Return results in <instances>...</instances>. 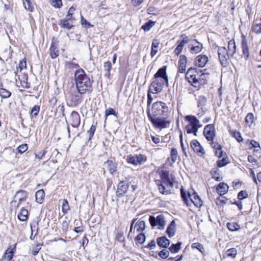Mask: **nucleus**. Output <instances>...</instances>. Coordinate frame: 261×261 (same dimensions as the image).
<instances>
[{"mask_svg":"<svg viewBox=\"0 0 261 261\" xmlns=\"http://www.w3.org/2000/svg\"><path fill=\"white\" fill-rule=\"evenodd\" d=\"M20 82L22 87L24 88H29L30 87V84L28 82V76L27 74H23L21 77L18 76Z\"/></svg>","mask_w":261,"mask_h":261,"instance_id":"nucleus-28","label":"nucleus"},{"mask_svg":"<svg viewBox=\"0 0 261 261\" xmlns=\"http://www.w3.org/2000/svg\"><path fill=\"white\" fill-rule=\"evenodd\" d=\"M17 218L20 221H26L28 218V210L24 208H22L20 213L18 214Z\"/></svg>","mask_w":261,"mask_h":261,"instance_id":"nucleus-30","label":"nucleus"},{"mask_svg":"<svg viewBox=\"0 0 261 261\" xmlns=\"http://www.w3.org/2000/svg\"><path fill=\"white\" fill-rule=\"evenodd\" d=\"M110 115H113L116 117L117 116V114L116 113L114 110L112 108H109V109H107L105 111V121L107 119L108 116Z\"/></svg>","mask_w":261,"mask_h":261,"instance_id":"nucleus-53","label":"nucleus"},{"mask_svg":"<svg viewBox=\"0 0 261 261\" xmlns=\"http://www.w3.org/2000/svg\"><path fill=\"white\" fill-rule=\"evenodd\" d=\"M237 250L234 248H232L229 249H228L225 253L224 255V257H231L232 258H234L236 257L237 255Z\"/></svg>","mask_w":261,"mask_h":261,"instance_id":"nucleus-40","label":"nucleus"},{"mask_svg":"<svg viewBox=\"0 0 261 261\" xmlns=\"http://www.w3.org/2000/svg\"><path fill=\"white\" fill-rule=\"evenodd\" d=\"M250 145H251L250 148H258V149H256V151L260 150V147L259 143L255 141V140H252L250 141Z\"/></svg>","mask_w":261,"mask_h":261,"instance_id":"nucleus-62","label":"nucleus"},{"mask_svg":"<svg viewBox=\"0 0 261 261\" xmlns=\"http://www.w3.org/2000/svg\"><path fill=\"white\" fill-rule=\"evenodd\" d=\"M145 239L146 237L145 234L143 233H140L136 237L135 240L137 243L142 244L145 242Z\"/></svg>","mask_w":261,"mask_h":261,"instance_id":"nucleus-50","label":"nucleus"},{"mask_svg":"<svg viewBox=\"0 0 261 261\" xmlns=\"http://www.w3.org/2000/svg\"><path fill=\"white\" fill-rule=\"evenodd\" d=\"M229 132L231 136L234 138L238 142H242L243 141V138L242 137L241 133L237 130H229Z\"/></svg>","mask_w":261,"mask_h":261,"instance_id":"nucleus-33","label":"nucleus"},{"mask_svg":"<svg viewBox=\"0 0 261 261\" xmlns=\"http://www.w3.org/2000/svg\"><path fill=\"white\" fill-rule=\"evenodd\" d=\"M187 62V59L186 56L181 55L179 57V60L178 61V71L180 73H184L185 72L186 69V64Z\"/></svg>","mask_w":261,"mask_h":261,"instance_id":"nucleus-21","label":"nucleus"},{"mask_svg":"<svg viewBox=\"0 0 261 261\" xmlns=\"http://www.w3.org/2000/svg\"><path fill=\"white\" fill-rule=\"evenodd\" d=\"M176 230V224L174 220H173L170 225L167 227L166 232L169 238H172L175 235Z\"/></svg>","mask_w":261,"mask_h":261,"instance_id":"nucleus-26","label":"nucleus"},{"mask_svg":"<svg viewBox=\"0 0 261 261\" xmlns=\"http://www.w3.org/2000/svg\"><path fill=\"white\" fill-rule=\"evenodd\" d=\"M219 59L221 64L223 67H226L228 64V53L226 48L224 47H219L218 48Z\"/></svg>","mask_w":261,"mask_h":261,"instance_id":"nucleus-9","label":"nucleus"},{"mask_svg":"<svg viewBox=\"0 0 261 261\" xmlns=\"http://www.w3.org/2000/svg\"><path fill=\"white\" fill-rule=\"evenodd\" d=\"M104 166L108 169L111 174H113L117 170V164L112 160H107L104 163Z\"/></svg>","mask_w":261,"mask_h":261,"instance_id":"nucleus-19","label":"nucleus"},{"mask_svg":"<svg viewBox=\"0 0 261 261\" xmlns=\"http://www.w3.org/2000/svg\"><path fill=\"white\" fill-rule=\"evenodd\" d=\"M159 256L163 259L167 258L169 256V251L167 249H163L158 253Z\"/></svg>","mask_w":261,"mask_h":261,"instance_id":"nucleus-54","label":"nucleus"},{"mask_svg":"<svg viewBox=\"0 0 261 261\" xmlns=\"http://www.w3.org/2000/svg\"><path fill=\"white\" fill-rule=\"evenodd\" d=\"M14 253V252L13 250L9 248L7 249L4 255V259H7V261L11 260L13 258Z\"/></svg>","mask_w":261,"mask_h":261,"instance_id":"nucleus-46","label":"nucleus"},{"mask_svg":"<svg viewBox=\"0 0 261 261\" xmlns=\"http://www.w3.org/2000/svg\"><path fill=\"white\" fill-rule=\"evenodd\" d=\"M191 147L193 151L198 153L199 155H202L205 154L204 148L200 145V143L196 140H193L190 143Z\"/></svg>","mask_w":261,"mask_h":261,"instance_id":"nucleus-14","label":"nucleus"},{"mask_svg":"<svg viewBox=\"0 0 261 261\" xmlns=\"http://www.w3.org/2000/svg\"><path fill=\"white\" fill-rule=\"evenodd\" d=\"M160 180H164L169 178V172L166 170H162L160 173Z\"/></svg>","mask_w":261,"mask_h":261,"instance_id":"nucleus-57","label":"nucleus"},{"mask_svg":"<svg viewBox=\"0 0 261 261\" xmlns=\"http://www.w3.org/2000/svg\"><path fill=\"white\" fill-rule=\"evenodd\" d=\"M27 198L28 193L26 191H18L14 195V199L11 202V206L18 208L21 202L25 201Z\"/></svg>","mask_w":261,"mask_h":261,"instance_id":"nucleus-5","label":"nucleus"},{"mask_svg":"<svg viewBox=\"0 0 261 261\" xmlns=\"http://www.w3.org/2000/svg\"><path fill=\"white\" fill-rule=\"evenodd\" d=\"M177 153H178V152L176 148H172L171 149V153H170V158L172 160V163L171 164V165L174 164L176 161L177 157Z\"/></svg>","mask_w":261,"mask_h":261,"instance_id":"nucleus-44","label":"nucleus"},{"mask_svg":"<svg viewBox=\"0 0 261 261\" xmlns=\"http://www.w3.org/2000/svg\"><path fill=\"white\" fill-rule=\"evenodd\" d=\"M196 43L189 45V48L191 53L193 54H196L200 53L202 48L203 46L201 43L198 42L197 40H194Z\"/></svg>","mask_w":261,"mask_h":261,"instance_id":"nucleus-18","label":"nucleus"},{"mask_svg":"<svg viewBox=\"0 0 261 261\" xmlns=\"http://www.w3.org/2000/svg\"><path fill=\"white\" fill-rule=\"evenodd\" d=\"M62 208V212L64 214L67 213L68 211L69 210V206L68 204V202L66 199H64L63 200Z\"/></svg>","mask_w":261,"mask_h":261,"instance_id":"nucleus-52","label":"nucleus"},{"mask_svg":"<svg viewBox=\"0 0 261 261\" xmlns=\"http://www.w3.org/2000/svg\"><path fill=\"white\" fill-rule=\"evenodd\" d=\"M154 128L159 129L168 128L171 123V121L168 119L167 116L151 117L148 118Z\"/></svg>","mask_w":261,"mask_h":261,"instance_id":"nucleus-4","label":"nucleus"},{"mask_svg":"<svg viewBox=\"0 0 261 261\" xmlns=\"http://www.w3.org/2000/svg\"><path fill=\"white\" fill-rule=\"evenodd\" d=\"M169 113V109L166 105L162 101H156L152 105L151 110L148 109L147 114L148 118L149 116L153 117L158 116H167Z\"/></svg>","mask_w":261,"mask_h":261,"instance_id":"nucleus-3","label":"nucleus"},{"mask_svg":"<svg viewBox=\"0 0 261 261\" xmlns=\"http://www.w3.org/2000/svg\"><path fill=\"white\" fill-rule=\"evenodd\" d=\"M242 49L243 52V55L246 60H248L249 57V48L247 44V42L246 39H243L242 40Z\"/></svg>","mask_w":261,"mask_h":261,"instance_id":"nucleus-25","label":"nucleus"},{"mask_svg":"<svg viewBox=\"0 0 261 261\" xmlns=\"http://www.w3.org/2000/svg\"><path fill=\"white\" fill-rule=\"evenodd\" d=\"M83 94H81L77 92H74V93H71L70 95V99L72 103L74 105H77L81 102V100L82 98V95Z\"/></svg>","mask_w":261,"mask_h":261,"instance_id":"nucleus-20","label":"nucleus"},{"mask_svg":"<svg viewBox=\"0 0 261 261\" xmlns=\"http://www.w3.org/2000/svg\"><path fill=\"white\" fill-rule=\"evenodd\" d=\"M228 186L224 182H220L217 186V191L219 195L222 196L226 194L228 190Z\"/></svg>","mask_w":261,"mask_h":261,"instance_id":"nucleus-24","label":"nucleus"},{"mask_svg":"<svg viewBox=\"0 0 261 261\" xmlns=\"http://www.w3.org/2000/svg\"><path fill=\"white\" fill-rule=\"evenodd\" d=\"M156 243L159 247L167 248L170 245V242L166 237H161L157 238Z\"/></svg>","mask_w":261,"mask_h":261,"instance_id":"nucleus-22","label":"nucleus"},{"mask_svg":"<svg viewBox=\"0 0 261 261\" xmlns=\"http://www.w3.org/2000/svg\"><path fill=\"white\" fill-rule=\"evenodd\" d=\"M160 44V41L158 39H154L151 45V50L150 55L152 57L154 56L158 53L157 48Z\"/></svg>","mask_w":261,"mask_h":261,"instance_id":"nucleus-31","label":"nucleus"},{"mask_svg":"<svg viewBox=\"0 0 261 261\" xmlns=\"http://www.w3.org/2000/svg\"><path fill=\"white\" fill-rule=\"evenodd\" d=\"M165 84L166 85V81L154 79L149 87V93L156 94L161 92Z\"/></svg>","mask_w":261,"mask_h":261,"instance_id":"nucleus-6","label":"nucleus"},{"mask_svg":"<svg viewBox=\"0 0 261 261\" xmlns=\"http://www.w3.org/2000/svg\"><path fill=\"white\" fill-rule=\"evenodd\" d=\"M248 196V195L246 191H240L238 195V198L239 200H243L246 198Z\"/></svg>","mask_w":261,"mask_h":261,"instance_id":"nucleus-63","label":"nucleus"},{"mask_svg":"<svg viewBox=\"0 0 261 261\" xmlns=\"http://www.w3.org/2000/svg\"><path fill=\"white\" fill-rule=\"evenodd\" d=\"M80 123L81 119L79 114L76 111H72L70 116L69 124L72 127L77 128L79 126Z\"/></svg>","mask_w":261,"mask_h":261,"instance_id":"nucleus-13","label":"nucleus"},{"mask_svg":"<svg viewBox=\"0 0 261 261\" xmlns=\"http://www.w3.org/2000/svg\"><path fill=\"white\" fill-rule=\"evenodd\" d=\"M96 129V127L94 125H92L90 129L87 132V133L89 136V139L88 140L90 141L91 140L93 136V135L95 133Z\"/></svg>","mask_w":261,"mask_h":261,"instance_id":"nucleus-61","label":"nucleus"},{"mask_svg":"<svg viewBox=\"0 0 261 261\" xmlns=\"http://www.w3.org/2000/svg\"><path fill=\"white\" fill-rule=\"evenodd\" d=\"M251 30L256 34L261 33V23L253 25L251 27Z\"/></svg>","mask_w":261,"mask_h":261,"instance_id":"nucleus-58","label":"nucleus"},{"mask_svg":"<svg viewBox=\"0 0 261 261\" xmlns=\"http://www.w3.org/2000/svg\"><path fill=\"white\" fill-rule=\"evenodd\" d=\"M149 221L152 227L158 226L159 229H163L166 223L165 217L162 215H159L156 217L150 216Z\"/></svg>","mask_w":261,"mask_h":261,"instance_id":"nucleus-7","label":"nucleus"},{"mask_svg":"<svg viewBox=\"0 0 261 261\" xmlns=\"http://www.w3.org/2000/svg\"><path fill=\"white\" fill-rule=\"evenodd\" d=\"M186 79L193 86L195 87H198L197 84L200 83V81L201 80V79L199 78V74L194 75L191 74L190 76L186 75Z\"/></svg>","mask_w":261,"mask_h":261,"instance_id":"nucleus-23","label":"nucleus"},{"mask_svg":"<svg viewBox=\"0 0 261 261\" xmlns=\"http://www.w3.org/2000/svg\"><path fill=\"white\" fill-rule=\"evenodd\" d=\"M192 248L198 249L202 253H203L205 251L203 245L199 243H194L192 244Z\"/></svg>","mask_w":261,"mask_h":261,"instance_id":"nucleus-51","label":"nucleus"},{"mask_svg":"<svg viewBox=\"0 0 261 261\" xmlns=\"http://www.w3.org/2000/svg\"><path fill=\"white\" fill-rule=\"evenodd\" d=\"M127 160L128 163L137 166L141 165L143 162H145L146 158L144 155L139 154L128 156Z\"/></svg>","mask_w":261,"mask_h":261,"instance_id":"nucleus-10","label":"nucleus"},{"mask_svg":"<svg viewBox=\"0 0 261 261\" xmlns=\"http://www.w3.org/2000/svg\"><path fill=\"white\" fill-rule=\"evenodd\" d=\"M203 135L208 141H213L216 136V130L214 124H207L204 127Z\"/></svg>","mask_w":261,"mask_h":261,"instance_id":"nucleus-8","label":"nucleus"},{"mask_svg":"<svg viewBox=\"0 0 261 261\" xmlns=\"http://www.w3.org/2000/svg\"><path fill=\"white\" fill-rule=\"evenodd\" d=\"M11 95V92L8 90L4 88L3 85L0 86V96L2 98L7 99Z\"/></svg>","mask_w":261,"mask_h":261,"instance_id":"nucleus-34","label":"nucleus"},{"mask_svg":"<svg viewBox=\"0 0 261 261\" xmlns=\"http://www.w3.org/2000/svg\"><path fill=\"white\" fill-rule=\"evenodd\" d=\"M156 185L158 186V189L160 192L163 195H168L171 193V188L162 183L160 179L155 180Z\"/></svg>","mask_w":261,"mask_h":261,"instance_id":"nucleus-16","label":"nucleus"},{"mask_svg":"<svg viewBox=\"0 0 261 261\" xmlns=\"http://www.w3.org/2000/svg\"><path fill=\"white\" fill-rule=\"evenodd\" d=\"M45 196L44 191L43 190H39L36 192V201L39 203H42L44 200Z\"/></svg>","mask_w":261,"mask_h":261,"instance_id":"nucleus-32","label":"nucleus"},{"mask_svg":"<svg viewBox=\"0 0 261 261\" xmlns=\"http://www.w3.org/2000/svg\"><path fill=\"white\" fill-rule=\"evenodd\" d=\"M167 67L164 66L160 68L154 75V79H158L159 80L166 81V86H168V77L166 72Z\"/></svg>","mask_w":261,"mask_h":261,"instance_id":"nucleus-12","label":"nucleus"},{"mask_svg":"<svg viewBox=\"0 0 261 261\" xmlns=\"http://www.w3.org/2000/svg\"><path fill=\"white\" fill-rule=\"evenodd\" d=\"M129 185L126 181H121L119 182L116 191V196L118 197H121L124 196L128 191Z\"/></svg>","mask_w":261,"mask_h":261,"instance_id":"nucleus-11","label":"nucleus"},{"mask_svg":"<svg viewBox=\"0 0 261 261\" xmlns=\"http://www.w3.org/2000/svg\"><path fill=\"white\" fill-rule=\"evenodd\" d=\"M74 60H76L75 58L72 59V61H67L65 63V66L69 69H73L80 67L78 63L73 62Z\"/></svg>","mask_w":261,"mask_h":261,"instance_id":"nucleus-38","label":"nucleus"},{"mask_svg":"<svg viewBox=\"0 0 261 261\" xmlns=\"http://www.w3.org/2000/svg\"><path fill=\"white\" fill-rule=\"evenodd\" d=\"M154 24L155 22L152 20H149L148 22L143 24L141 28L145 31H148L154 25Z\"/></svg>","mask_w":261,"mask_h":261,"instance_id":"nucleus-43","label":"nucleus"},{"mask_svg":"<svg viewBox=\"0 0 261 261\" xmlns=\"http://www.w3.org/2000/svg\"><path fill=\"white\" fill-rule=\"evenodd\" d=\"M28 146L27 144H21L17 147L18 152L21 154L26 151L28 150Z\"/></svg>","mask_w":261,"mask_h":261,"instance_id":"nucleus-60","label":"nucleus"},{"mask_svg":"<svg viewBox=\"0 0 261 261\" xmlns=\"http://www.w3.org/2000/svg\"><path fill=\"white\" fill-rule=\"evenodd\" d=\"M60 27L64 29L70 30L74 27V25L64 18L60 19L58 22Z\"/></svg>","mask_w":261,"mask_h":261,"instance_id":"nucleus-27","label":"nucleus"},{"mask_svg":"<svg viewBox=\"0 0 261 261\" xmlns=\"http://www.w3.org/2000/svg\"><path fill=\"white\" fill-rule=\"evenodd\" d=\"M181 197L184 203L187 205H191L193 203L196 207H200L202 205V201L197 193L192 189L191 191H188L187 193L181 188L180 189Z\"/></svg>","mask_w":261,"mask_h":261,"instance_id":"nucleus-2","label":"nucleus"},{"mask_svg":"<svg viewBox=\"0 0 261 261\" xmlns=\"http://www.w3.org/2000/svg\"><path fill=\"white\" fill-rule=\"evenodd\" d=\"M181 243L177 242L176 244H173L169 248V250L172 253H177L181 248Z\"/></svg>","mask_w":261,"mask_h":261,"instance_id":"nucleus-37","label":"nucleus"},{"mask_svg":"<svg viewBox=\"0 0 261 261\" xmlns=\"http://www.w3.org/2000/svg\"><path fill=\"white\" fill-rule=\"evenodd\" d=\"M59 55V51L55 45V42H51L50 47V56L52 59L56 58Z\"/></svg>","mask_w":261,"mask_h":261,"instance_id":"nucleus-29","label":"nucleus"},{"mask_svg":"<svg viewBox=\"0 0 261 261\" xmlns=\"http://www.w3.org/2000/svg\"><path fill=\"white\" fill-rule=\"evenodd\" d=\"M180 37L181 38H182V40L179 42V41H178V42H179V44H178V46H181V47H182V48L184 47V46H185V45L187 43H188L189 42V39H188V37L186 36L185 35H181L180 36Z\"/></svg>","mask_w":261,"mask_h":261,"instance_id":"nucleus-56","label":"nucleus"},{"mask_svg":"<svg viewBox=\"0 0 261 261\" xmlns=\"http://www.w3.org/2000/svg\"><path fill=\"white\" fill-rule=\"evenodd\" d=\"M228 229L231 231H237L240 229V225L237 222H228L227 224Z\"/></svg>","mask_w":261,"mask_h":261,"instance_id":"nucleus-39","label":"nucleus"},{"mask_svg":"<svg viewBox=\"0 0 261 261\" xmlns=\"http://www.w3.org/2000/svg\"><path fill=\"white\" fill-rule=\"evenodd\" d=\"M162 183L166 186H168L170 188H172L174 186L173 179H170V177L164 180H161Z\"/></svg>","mask_w":261,"mask_h":261,"instance_id":"nucleus-59","label":"nucleus"},{"mask_svg":"<svg viewBox=\"0 0 261 261\" xmlns=\"http://www.w3.org/2000/svg\"><path fill=\"white\" fill-rule=\"evenodd\" d=\"M40 111V107L38 106H35L31 111V114L32 116H37Z\"/></svg>","mask_w":261,"mask_h":261,"instance_id":"nucleus-64","label":"nucleus"},{"mask_svg":"<svg viewBox=\"0 0 261 261\" xmlns=\"http://www.w3.org/2000/svg\"><path fill=\"white\" fill-rule=\"evenodd\" d=\"M207 101V99L204 96H199L198 99V107H202L205 106Z\"/></svg>","mask_w":261,"mask_h":261,"instance_id":"nucleus-49","label":"nucleus"},{"mask_svg":"<svg viewBox=\"0 0 261 261\" xmlns=\"http://www.w3.org/2000/svg\"><path fill=\"white\" fill-rule=\"evenodd\" d=\"M213 178L218 181H221L223 179L222 177L220 175L219 170L217 169L214 168L212 169L210 172Z\"/></svg>","mask_w":261,"mask_h":261,"instance_id":"nucleus-35","label":"nucleus"},{"mask_svg":"<svg viewBox=\"0 0 261 261\" xmlns=\"http://www.w3.org/2000/svg\"><path fill=\"white\" fill-rule=\"evenodd\" d=\"M185 119L189 122L188 125L197 128L202 127L199 120L195 116L187 115L185 117Z\"/></svg>","mask_w":261,"mask_h":261,"instance_id":"nucleus-15","label":"nucleus"},{"mask_svg":"<svg viewBox=\"0 0 261 261\" xmlns=\"http://www.w3.org/2000/svg\"><path fill=\"white\" fill-rule=\"evenodd\" d=\"M49 3L55 8H60L63 5L62 0H49Z\"/></svg>","mask_w":261,"mask_h":261,"instance_id":"nucleus-47","label":"nucleus"},{"mask_svg":"<svg viewBox=\"0 0 261 261\" xmlns=\"http://www.w3.org/2000/svg\"><path fill=\"white\" fill-rule=\"evenodd\" d=\"M136 227H137V231H142L145 228V222L144 220H141L138 222L136 225Z\"/></svg>","mask_w":261,"mask_h":261,"instance_id":"nucleus-45","label":"nucleus"},{"mask_svg":"<svg viewBox=\"0 0 261 261\" xmlns=\"http://www.w3.org/2000/svg\"><path fill=\"white\" fill-rule=\"evenodd\" d=\"M23 5L26 10L32 12L34 10V7L30 0H26V3H23Z\"/></svg>","mask_w":261,"mask_h":261,"instance_id":"nucleus-55","label":"nucleus"},{"mask_svg":"<svg viewBox=\"0 0 261 261\" xmlns=\"http://www.w3.org/2000/svg\"><path fill=\"white\" fill-rule=\"evenodd\" d=\"M254 115L252 113H249L245 117V122L248 124L249 126H251L254 122Z\"/></svg>","mask_w":261,"mask_h":261,"instance_id":"nucleus-42","label":"nucleus"},{"mask_svg":"<svg viewBox=\"0 0 261 261\" xmlns=\"http://www.w3.org/2000/svg\"><path fill=\"white\" fill-rule=\"evenodd\" d=\"M207 62L208 58L206 56L200 55L196 58L195 65L199 67H203Z\"/></svg>","mask_w":261,"mask_h":261,"instance_id":"nucleus-17","label":"nucleus"},{"mask_svg":"<svg viewBox=\"0 0 261 261\" xmlns=\"http://www.w3.org/2000/svg\"><path fill=\"white\" fill-rule=\"evenodd\" d=\"M112 64L110 61H107L103 64L104 71L106 72L105 76L110 78V71L112 69Z\"/></svg>","mask_w":261,"mask_h":261,"instance_id":"nucleus-36","label":"nucleus"},{"mask_svg":"<svg viewBox=\"0 0 261 261\" xmlns=\"http://www.w3.org/2000/svg\"><path fill=\"white\" fill-rule=\"evenodd\" d=\"M228 163V158L227 157H223L221 160H218L217 162V165L218 167L221 168L226 166Z\"/></svg>","mask_w":261,"mask_h":261,"instance_id":"nucleus-48","label":"nucleus"},{"mask_svg":"<svg viewBox=\"0 0 261 261\" xmlns=\"http://www.w3.org/2000/svg\"><path fill=\"white\" fill-rule=\"evenodd\" d=\"M77 90L81 94L90 93L92 91L93 81L86 74L85 71L78 69L74 75Z\"/></svg>","mask_w":261,"mask_h":261,"instance_id":"nucleus-1","label":"nucleus"},{"mask_svg":"<svg viewBox=\"0 0 261 261\" xmlns=\"http://www.w3.org/2000/svg\"><path fill=\"white\" fill-rule=\"evenodd\" d=\"M185 129L187 134H193L194 136H197L198 128L186 125L185 127Z\"/></svg>","mask_w":261,"mask_h":261,"instance_id":"nucleus-41","label":"nucleus"}]
</instances>
